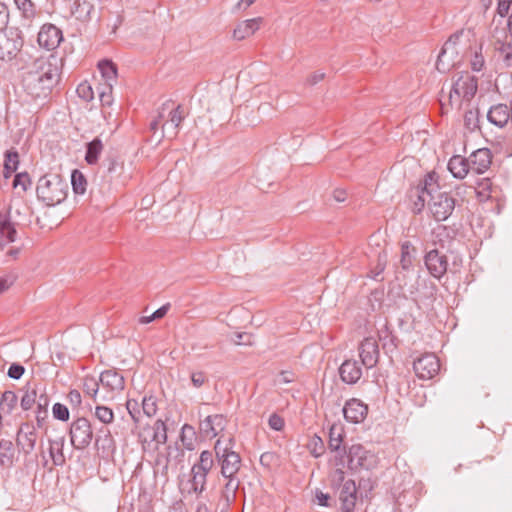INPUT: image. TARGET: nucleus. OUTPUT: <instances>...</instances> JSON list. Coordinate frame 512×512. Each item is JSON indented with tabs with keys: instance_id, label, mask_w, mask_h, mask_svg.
<instances>
[{
	"instance_id": "obj_45",
	"label": "nucleus",
	"mask_w": 512,
	"mask_h": 512,
	"mask_svg": "<svg viewBox=\"0 0 512 512\" xmlns=\"http://www.w3.org/2000/svg\"><path fill=\"white\" fill-rule=\"evenodd\" d=\"M192 488L195 492L201 493L204 490L206 484V472L203 471H192Z\"/></svg>"
},
{
	"instance_id": "obj_55",
	"label": "nucleus",
	"mask_w": 512,
	"mask_h": 512,
	"mask_svg": "<svg viewBox=\"0 0 512 512\" xmlns=\"http://www.w3.org/2000/svg\"><path fill=\"white\" fill-rule=\"evenodd\" d=\"M67 399L74 408L79 407L82 403V397L78 390H71L67 395Z\"/></svg>"
},
{
	"instance_id": "obj_64",
	"label": "nucleus",
	"mask_w": 512,
	"mask_h": 512,
	"mask_svg": "<svg viewBox=\"0 0 512 512\" xmlns=\"http://www.w3.org/2000/svg\"><path fill=\"white\" fill-rule=\"evenodd\" d=\"M329 495L321 491L316 492V500L321 506H328Z\"/></svg>"
},
{
	"instance_id": "obj_49",
	"label": "nucleus",
	"mask_w": 512,
	"mask_h": 512,
	"mask_svg": "<svg viewBox=\"0 0 512 512\" xmlns=\"http://www.w3.org/2000/svg\"><path fill=\"white\" fill-rule=\"evenodd\" d=\"M76 92L78 96L84 101H91L94 98V92L91 85L88 82H82L78 85Z\"/></svg>"
},
{
	"instance_id": "obj_52",
	"label": "nucleus",
	"mask_w": 512,
	"mask_h": 512,
	"mask_svg": "<svg viewBox=\"0 0 512 512\" xmlns=\"http://www.w3.org/2000/svg\"><path fill=\"white\" fill-rule=\"evenodd\" d=\"M309 449H310L311 454L314 457H316V458L320 457L324 452V446H323L322 439L317 436L313 437V439L311 440V442L309 444Z\"/></svg>"
},
{
	"instance_id": "obj_12",
	"label": "nucleus",
	"mask_w": 512,
	"mask_h": 512,
	"mask_svg": "<svg viewBox=\"0 0 512 512\" xmlns=\"http://www.w3.org/2000/svg\"><path fill=\"white\" fill-rule=\"evenodd\" d=\"M359 356L361 363L367 369L376 366L379 359V348L377 340L374 337L365 338L359 346Z\"/></svg>"
},
{
	"instance_id": "obj_25",
	"label": "nucleus",
	"mask_w": 512,
	"mask_h": 512,
	"mask_svg": "<svg viewBox=\"0 0 512 512\" xmlns=\"http://www.w3.org/2000/svg\"><path fill=\"white\" fill-rule=\"evenodd\" d=\"M448 169L458 179H463L471 170L469 160L459 155L453 156L449 160Z\"/></svg>"
},
{
	"instance_id": "obj_17",
	"label": "nucleus",
	"mask_w": 512,
	"mask_h": 512,
	"mask_svg": "<svg viewBox=\"0 0 512 512\" xmlns=\"http://www.w3.org/2000/svg\"><path fill=\"white\" fill-rule=\"evenodd\" d=\"M452 86L461 94L462 98L467 101H469L477 91V81L467 72L458 74Z\"/></svg>"
},
{
	"instance_id": "obj_4",
	"label": "nucleus",
	"mask_w": 512,
	"mask_h": 512,
	"mask_svg": "<svg viewBox=\"0 0 512 512\" xmlns=\"http://www.w3.org/2000/svg\"><path fill=\"white\" fill-rule=\"evenodd\" d=\"M185 117L186 113L181 105L173 107L171 101L165 102L158 112V118L163 121V136L169 139L175 138L178 134L180 124Z\"/></svg>"
},
{
	"instance_id": "obj_20",
	"label": "nucleus",
	"mask_w": 512,
	"mask_h": 512,
	"mask_svg": "<svg viewBox=\"0 0 512 512\" xmlns=\"http://www.w3.org/2000/svg\"><path fill=\"white\" fill-rule=\"evenodd\" d=\"M37 434L35 428L30 424H23L17 434V445L25 453H31L36 444Z\"/></svg>"
},
{
	"instance_id": "obj_35",
	"label": "nucleus",
	"mask_w": 512,
	"mask_h": 512,
	"mask_svg": "<svg viewBox=\"0 0 512 512\" xmlns=\"http://www.w3.org/2000/svg\"><path fill=\"white\" fill-rule=\"evenodd\" d=\"M415 248L409 241H405L401 245V266L404 270L411 267L414 259Z\"/></svg>"
},
{
	"instance_id": "obj_26",
	"label": "nucleus",
	"mask_w": 512,
	"mask_h": 512,
	"mask_svg": "<svg viewBox=\"0 0 512 512\" xmlns=\"http://www.w3.org/2000/svg\"><path fill=\"white\" fill-rule=\"evenodd\" d=\"M95 449L103 454H109L114 449V441L108 429L102 428L98 431L94 442Z\"/></svg>"
},
{
	"instance_id": "obj_8",
	"label": "nucleus",
	"mask_w": 512,
	"mask_h": 512,
	"mask_svg": "<svg viewBox=\"0 0 512 512\" xmlns=\"http://www.w3.org/2000/svg\"><path fill=\"white\" fill-rule=\"evenodd\" d=\"M22 38L17 29H5L0 31V59L12 60L22 47Z\"/></svg>"
},
{
	"instance_id": "obj_16",
	"label": "nucleus",
	"mask_w": 512,
	"mask_h": 512,
	"mask_svg": "<svg viewBox=\"0 0 512 512\" xmlns=\"http://www.w3.org/2000/svg\"><path fill=\"white\" fill-rule=\"evenodd\" d=\"M227 424L226 418L221 414L207 416L200 423V431L207 438H214L221 433Z\"/></svg>"
},
{
	"instance_id": "obj_41",
	"label": "nucleus",
	"mask_w": 512,
	"mask_h": 512,
	"mask_svg": "<svg viewBox=\"0 0 512 512\" xmlns=\"http://www.w3.org/2000/svg\"><path fill=\"white\" fill-rule=\"evenodd\" d=\"M495 49L500 53L506 65H512V42H495Z\"/></svg>"
},
{
	"instance_id": "obj_9",
	"label": "nucleus",
	"mask_w": 512,
	"mask_h": 512,
	"mask_svg": "<svg viewBox=\"0 0 512 512\" xmlns=\"http://www.w3.org/2000/svg\"><path fill=\"white\" fill-rule=\"evenodd\" d=\"M347 458L352 468L361 467L366 470L372 469L376 465L374 454L365 450L362 445H352L347 452Z\"/></svg>"
},
{
	"instance_id": "obj_14",
	"label": "nucleus",
	"mask_w": 512,
	"mask_h": 512,
	"mask_svg": "<svg viewBox=\"0 0 512 512\" xmlns=\"http://www.w3.org/2000/svg\"><path fill=\"white\" fill-rule=\"evenodd\" d=\"M339 500L341 503V512L354 511L357 500V489L352 479H348L339 487Z\"/></svg>"
},
{
	"instance_id": "obj_13",
	"label": "nucleus",
	"mask_w": 512,
	"mask_h": 512,
	"mask_svg": "<svg viewBox=\"0 0 512 512\" xmlns=\"http://www.w3.org/2000/svg\"><path fill=\"white\" fill-rule=\"evenodd\" d=\"M62 32L53 24H45L38 33V44L47 49L53 50L59 46L62 41Z\"/></svg>"
},
{
	"instance_id": "obj_51",
	"label": "nucleus",
	"mask_w": 512,
	"mask_h": 512,
	"mask_svg": "<svg viewBox=\"0 0 512 512\" xmlns=\"http://www.w3.org/2000/svg\"><path fill=\"white\" fill-rule=\"evenodd\" d=\"M52 413L54 418L61 420V421H67L69 419V410L68 408L61 404V403H55L52 408Z\"/></svg>"
},
{
	"instance_id": "obj_62",
	"label": "nucleus",
	"mask_w": 512,
	"mask_h": 512,
	"mask_svg": "<svg viewBox=\"0 0 512 512\" xmlns=\"http://www.w3.org/2000/svg\"><path fill=\"white\" fill-rule=\"evenodd\" d=\"M8 17L9 15L6 6L0 3V31L7 25Z\"/></svg>"
},
{
	"instance_id": "obj_39",
	"label": "nucleus",
	"mask_w": 512,
	"mask_h": 512,
	"mask_svg": "<svg viewBox=\"0 0 512 512\" xmlns=\"http://www.w3.org/2000/svg\"><path fill=\"white\" fill-rule=\"evenodd\" d=\"M225 478L228 479V481L224 486L223 497L227 502H232L235 499L240 481L235 476Z\"/></svg>"
},
{
	"instance_id": "obj_22",
	"label": "nucleus",
	"mask_w": 512,
	"mask_h": 512,
	"mask_svg": "<svg viewBox=\"0 0 512 512\" xmlns=\"http://www.w3.org/2000/svg\"><path fill=\"white\" fill-rule=\"evenodd\" d=\"M342 440V429L340 427L332 426L329 432V449L336 453V465L343 464L344 456L346 455L345 449H341Z\"/></svg>"
},
{
	"instance_id": "obj_6",
	"label": "nucleus",
	"mask_w": 512,
	"mask_h": 512,
	"mask_svg": "<svg viewBox=\"0 0 512 512\" xmlns=\"http://www.w3.org/2000/svg\"><path fill=\"white\" fill-rule=\"evenodd\" d=\"M462 34L463 31L457 32L444 43L436 62V68L439 72L446 73L460 63V51L457 48V42Z\"/></svg>"
},
{
	"instance_id": "obj_36",
	"label": "nucleus",
	"mask_w": 512,
	"mask_h": 512,
	"mask_svg": "<svg viewBox=\"0 0 512 512\" xmlns=\"http://www.w3.org/2000/svg\"><path fill=\"white\" fill-rule=\"evenodd\" d=\"M18 397L13 391H5L0 400V410L9 414L16 407Z\"/></svg>"
},
{
	"instance_id": "obj_32",
	"label": "nucleus",
	"mask_w": 512,
	"mask_h": 512,
	"mask_svg": "<svg viewBox=\"0 0 512 512\" xmlns=\"http://www.w3.org/2000/svg\"><path fill=\"white\" fill-rule=\"evenodd\" d=\"M23 391L24 394L21 398V407L24 410H28L36 403L39 388L36 384L28 383L24 387Z\"/></svg>"
},
{
	"instance_id": "obj_21",
	"label": "nucleus",
	"mask_w": 512,
	"mask_h": 512,
	"mask_svg": "<svg viewBox=\"0 0 512 512\" xmlns=\"http://www.w3.org/2000/svg\"><path fill=\"white\" fill-rule=\"evenodd\" d=\"M340 377L347 384H355L362 376V368L356 360H346L339 368Z\"/></svg>"
},
{
	"instance_id": "obj_19",
	"label": "nucleus",
	"mask_w": 512,
	"mask_h": 512,
	"mask_svg": "<svg viewBox=\"0 0 512 512\" xmlns=\"http://www.w3.org/2000/svg\"><path fill=\"white\" fill-rule=\"evenodd\" d=\"M367 411V406L358 399H351L347 401L343 408L345 419L355 424L360 423L365 419Z\"/></svg>"
},
{
	"instance_id": "obj_23",
	"label": "nucleus",
	"mask_w": 512,
	"mask_h": 512,
	"mask_svg": "<svg viewBox=\"0 0 512 512\" xmlns=\"http://www.w3.org/2000/svg\"><path fill=\"white\" fill-rule=\"evenodd\" d=\"M262 21L261 17H257L240 22L233 31L234 39L243 40L250 37L260 28Z\"/></svg>"
},
{
	"instance_id": "obj_61",
	"label": "nucleus",
	"mask_w": 512,
	"mask_h": 512,
	"mask_svg": "<svg viewBox=\"0 0 512 512\" xmlns=\"http://www.w3.org/2000/svg\"><path fill=\"white\" fill-rule=\"evenodd\" d=\"M39 410H43V414L46 415L48 406V398L45 394L41 393L40 395H37V401L36 403Z\"/></svg>"
},
{
	"instance_id": "obj_57",
	"label": "nucleus",
	"mask_w": 512,
	"mask_h": 512,
	"mask_svg": "<svg viewBox=\"0 0 512 512\" xmlns=\"http://www.w3.org/2000/svg\"><path fill=\"white\" fill-rule=\"evenodd\" d=\"M25 372V369L20 364H12L8 369V376L12 379H19Z\"/></svg>"
},
{
	"instance_id": "obj_44",
	"label": "nucleus",
	"mask_w": 512,
	"mask_h": 512,
	"mask_svg": "<svg viewBox=\"0 0 512 512\" xmlns=\"http://www.w3.org/2000/svg\"><path fill=\"white\" fill-rule=\"evenodd\" d=\"M100 382L94 377H85L83 382L84 392L89 395L94 401L97 399Z\"/></svg>"
},
{
	"instance_id": "obj_38",
	"label": "nucleus",
	"mask_w": 512,
	"mask_h": 512,
	"mask_svg": "<svg viewBox=\"0 0 512 512\" xmlns=\"http://www.w3.org/2000/svg\"><path fill=\"white\" fill-rule=\"evenodd\" d=\"M213 455L210 451H203L200 454L198 463L194 464L192 471H203L208 473L213 467Z\"/></svg>"
},
{
	"instance_id": "obj_54",
	"label": "nucleus",
	"mask_w": 512,
	"mask_h": 512,
	"mask_svg": "<svg viewBox=\"0 0 512 512\" xmlns=\"http://www.w3.org/2000/svg\"><path fill=\"white\" fill-rule=\"evenodd\" d=\"M126 408L128 410V413L130 414V416L132 417V419L135 421V422H138L139 421V410L137 409L138 408V402L136 400H128L127 403H126Z\"/></svg>"
},
{
	"instance_id": "obj_2",
	"label": "nucleus",
	"mask_w": 512,
	"mask_h": 512,
	"mask_svg": "<svg viewBox=\"0 0 512 512\" xmlns=\"http://www.w3.org/2000/svg\"><path fill=\"white\" fill-rule=\"evenodd\" d=\"M36 192L39 200L54 206L67 197L68 184L59 174L49 173L38 180Z\"/></svg>"
},
{
	"instance_id": "obj_47",
	"label": "nucleus",
	"mask_w": 512,
	"mask_h": 512,
	"mask_svg": "<svg viewBox=\"0 0 512 512\" xmlns=\"http://www.w3.org/2000/svg\"><path fill=\"white\" fill-rule=\"evenodd\" d=\"M17 152L8 151L5 155L4 169L7 173H12L17 169L19 160Z\"/></svg>"
},
{
	"instance_id": "obj_56",
	"label": "nucleus",
	"mask_w": 512,
	"mask_h": 512,
	"mask_svg": "<svg viewBox=\"0 0 512 512\" xmlns=\"http://www.w3.org/2000/svg\"><path fill=\"white\" fill-rule=\"evenodd\" d=\"M345 481L347 480L345 479L344 471L341 468L335 469V471L332 474V485L334 487H340L341 485H343Z\"/></svg>"
},
{
	"instance_id": "obj_33",
	"label": "nucleus",
	"mask_w": 512,
	"mask_h": 512,
	"mask_svg": "<svg viewBox=\"0 0 512 512\" xmlns=\"http://www.w3.org/2000/svg\"><path fill=\"white\" fill-rule=\"evenodd\" d=\"M102 150L103 144L99 138H95L94 140L89 142L87 144V150L85 155L86 162L90 165L96 164Z\"/></svg>"
},
{
	"instance_id": "obj_29",
	"label": "nucleus",
	"mask_w": 512,
	"mask_h": 512,
	"mask_svg": "<svg viewBox=\"0 0 512 512\" xmlns=\"http://www.w3.org/2000/svg\"><path fill=\"white\" fill-rule=\"evenodd\" d=\"M464 99L462 98L461 94L451 86V89L447 95H442L440 98V104L442 107V110L445 111V113L448 112V107L459 109L461 107V103Z\"/></svg>"
},
{
	"instance_id": "obj_58",
	"label": "nucleus",
	"mask_w": 512,
	"mask_h": 512,
	"mask_svg": "<svg viewBox=\"0 0 512 512\" xmlns=\"http://www.w3.org/2000/svg\"><path fill=\"white\" fill-rule=\"evenodd\" d=\"M512 0H498L497 12L501 17H505L510 9Z\"/></svg>"
},
{
	"instance_id": "obj_30",
	"label": "nucleus",
	"mask_w": 512,
	"mask_h": 512,
	"mask_svg": "<svg viewBox=\"0 0 512 512\" xmlns=\"http://www.w3.org/2000/svg\"><path fill=\"white\" fill-rule=\"evenodd\" d=\"M17 231L9 219H0V245L16 240Z\"/></svg>"
},
{
	"instance_id": "obj_43",
	"label": "nucleus",
	"mask_w": 512,
	"mask_h": 512,
	"mask_svg": "<svg viewBox=\"0 0 512 512\" xmlns=\"http://www.w3.org/2000/svg\"><path fill=\"white\" fill-rule=\"evenodd\" d=\"M464 125L469 131H474L479 127L478 109H469L465 112Z\"/></svg>"
},
{
	"instance_id": "obj_53",
	"label": "nucleus",
	"mask_w": 512,
	"mask_h": 512,
	"mask_svg": "<svg viewBox=\"0 0 512 512\" xmlns=\"http://www.w3.org/2000/svg\"><path fill=\"white\" fill-rule=\"evenodd\" d=\"M269 426L275 431H280L284 427V420L277 414H272L269 417Z\"/></svg>"
},
{
	"instance_id": "obj_48",
	"label": "nucleus",
	"mask_w": 512,
	"mask_h": 512,
	"mask_svg": "<svg viewBox=\"0 0 512 512\" xmlns=\"http://www.w3.org/2000/svg\"><path fill=\"white\" fill-rule=\"evenodd\" d=\"M142 410L148 417L154 416L157 412L156 399L153 396L144 397L142 400Z\"/></svg>"
},
{
	"instance_id": "obj_15",
	"label": "nucleus",
	"mask_w": 512,
	"mask_h": 512,
	"mask_svg": "<svg viewBox=\"0 0 512 512\" xmlns=\"http://www.w3.org/2000/svg\"><path fill=\"white\" fill-rule=\"evenodd\" d=\"M99 382L101 386L109 392V398H113L116 393L124 389V378L115 370H106L100 374Z\"/></svg>"
},
{
	"instance_id": "obj_37",
	"label": "nucleus",
	"mask_w": 512,
	"mask_h": 512,
	"mask_svg": "<svg viewBox=\"0 0 512 512\" xmlns=\"http://www.w3.org/2000/svg\"><path fill=\"white\" fill-rule=\"evenodd\" d=\"M152 430V441L156 443V445L164 444L167 441V427L162 420H157Z\"/></svg>"
},
{
	"instance_id": "obj_1",
	"label": "nucleus",
	"mask_w": 512,
	"mask_h": 512,
	"mask_svg": "<svg viewBox=\"0 0 512 512\" xmlns=\"http://www.w3.org/2000/svg\"><path fill=\"white\" fill-rule=\"evenodd\" d=\"M59 68L55 57L36 59L25 72L22 84L33 98L46 97L58 83Z\"/></svg>"
},
{
	"instance_id": "obj_24",
	"label": "nucleus",
	"mask_w": 512,
	"mask_h": 512,
	"mask_svg": "<svg viewBox=\"0 0 512 512\" xmlns=\"http://www.w3.org/2000/svg\"><path fill=\"white\" fill-rule=\"evenodd\" d=\"M510 112L511 111L507 105L497 104L489 109L487 119L490 123L502 128L510 120Z\"/></svg>"
},
{
	"instance_id": "obj_63",
	"label": "nucleus",
	"mask_w": 512,
	"mask_h": 512,
	"mask_svg": "<svg viewBox=\"0 0 512 512\" xmlns=\"http://www.w3.org/2000/svg\"><path fill=\"white\" fill-rule=\"evenodd\" d=\"M14 2L16 6L24 13L30 12L33 6L31 0H14Z\"/></svg>"
},
{
	"instance_id": "obj_11",
	"label": "nucleus",
	"mask_w": 512,
	"mask_h": 512,
	"mask_svg": "<svg viewBox=\"0 0 512 512\" xmlns=\"http://www.w3.org/2000/svg\"><path fill=\"white\" fill-rule=\"evenodd\" d=\"M424 263L429 273L440 279L447 271V257L438 249L428 251L424 257Z\"/></svg>"
},
{
	"instance_id": "obj_40",
	"label": "nucleus",
	"mask_w": 512,
	"mask_h": 512,
	"mask_svg": "<svg viewBox=\"0 0 512 512\" xmlns=\"http://www.w3.org/2000/svg\"><path fill=\"white\" fill-rule=\"evenodd\" d=\"M86 184L87 182L84 175L78 170H73L71 174V185L73 191L76 194H84L86 191Z\"/></svg>"
},
{
	"instance_id": "obj_28",
	"label": "nucleus",
	"mask_w": 512,
	"mask_h": 512,
	"mask_svg": "<svg viewBox=\"0 0 512 512\" xmlns=\"http://www.w3.org/2000/svg\"><path fill=\"white\" fill-rule=\"evenodd\" d=\"M93 5L89 0H73L70 11L76 19L85 21L89 18Z\"/></svg>"
},
{
	"instance_id": "obj_10",
	"label": "nucleus",
	"mask_w": 512,
	"mask_h": 512,
	"mask_svg": "<svg viewBox=\"0 0 512 512\" xmlns=\"http://www.w3.org/2000/svg\"><path fill=\"white\" fill-rule=\"evenodd\" d=\"M413 368L420 379L428 380L438 373L440 363L436 355L429 353L414 361Z\"/></svg>"
},
{
	"instance_id": "obj_27",
	"label": "nucleus",
	"mask_w": 512,
	"mask_h": 512,
	"mask_svg": "<svg viewBox=\"0 0 512 512\" xmlns=\"http://www.w3.org/2000/svg\"><path fill=\"white\" fill-rule=\"evenodd\" d=\"M64 438L59 437L49 441V455L52 459L53 465L62 466L65 463V456L63 453Z\"/></svg>"
},
{
	"instance_id": "obj_5",
	"label": "nucleus",
	"mask_w": 512,
	"mask_h": 512,
	"mask_svg": "<svg viewBox=\"0 0 512 512\" xmlns=\"http://www.w3.org/2000/svg\"><path fill=\"white\" fill-rule=\"evenodd\" d=\"M232 441L233 439L229 437L225 444L220 439L215 443V452L221 464L223 477L236 476L241 466L239 454L232 450Z\"/></svg>"
},
{
	"instance_id": "obj_34",
	"label": "nucleus",
	"mask_w": 512,
	"mask_h": 512,
	"mask_svg": "<svg viewBox=\"0 0 512 512\" xmlns=\"http://www.w3.org/2000/svg\"><path fill=\"white\" fill-rule=\"evenodd\" d=\"M98 68L105 81L104 84L115 82L117 77V69L115 64L110 60H102L98 63Z\"/></svg>"
},
{
	"instance_id": "obj_3",
	"label": "nucleus",
	"mask_w": 512,
	"mask_h": 512,
	"mask_svg": "<svg viewBox=\"0 0 512 512\" xmlns=\"http://www.w3.org/2000/svg\"><path fill=\"white\" fill-rule=\"evenodd\" d=\"M421 207L428 204L432 216L437 221L446 220L455 208V200L448 193L440 190L439 187L427 188L418 196Z\"/></svg>"
},
{
	"instance_id": "obj_31",
	"label": "nucleus",
	"mask_w": 512,
	"mask_h": 512,
	"mask_svg": "<svg viewBox=\"0 0 512 512\" xmlns=\"http://www.w3.org/2000/svg\"><path fill=\"white\" fill-rule=\"evenodd\" d=\"M14 447L10 440H0V465L9 467L13 463L14 459Z\"/></svg>"
},
{
	"instance_id": "obj_46",
	"label": "nucleus",
	"mask_w": 512,
	"mask_h": 512,
	"mask_svg": "<svg viewBox=\"0 0 512 512\" xmlns=\"http://www.w3.org/2000/svg\"><path fill=\"white\" fill-rule=\"evenodd\" d=\"M112 88L113 84H103L101 88L98 89L99 99L103 106H111L113 102L112 98Z\"/></svg>"
},
{
	"instance_id": "obj_50",
	"label": "nucleus",
	"mask_w": 512,
	"mask_h": 512,
	"mask_svg": "<svg viewBox=\"0 0 512 512\" xmlns=\"http://www.w3.org/2000/svg\"><path fill=\"white\" fill-rule=\"evenodd\" d=\"M190 378L192 385L195 388H201L208 382L207 373L201 370L192 371Z\"/></svg>"
},
{
	"instance_id": "obj_42",
	"label": "nucleus",
	"mask_w": 512,
	"mask_h": 512,
	"mask_svg": "<svg viewBox=\"0 0 512 512\" xmlns=\"http://www.w3.org/2000/svg\"><path fill=\"white\" fill-rule=\"evenodd\" d=\"M94 416L103 424H110L114 420V413L111 408L104 405H97L95 407Z\"/></svg>"
},
{
	"instance_id": "obj_59",
	"label": "nucleus",
	"mask_w": 512,
	"mask_h": 512,
	"mask_svg": "<svg viewBox=\"0 0 512 512\" xmlns=\"http://www.w3.org/2000/svg\"><path fill=\"white\" fill-rule=\"evenodd\" d=\"M324 77H325V74L323 72L316 71L308 76L306 83L308 85L313 86V85H316L317 83H319L320 81H322L324 79Z\"/></svg>"
},
{
	"instance_id": "obj_7",
	"label": "nucleus",
	"mask_w": 512,
	"mask_h": 512,
	"mask_svg": "<svg viewBox=\"0 0 512 512\" xmlns=\"http://www.w3.org/2000/svg\"><path fill=\"white\" fill-rule=\"evenodd\" d=\"M70 440L72 446L77 450L88 447L93 438L91 423L84 417L74 420L70 426Z\"/></svg>"
},
{
	"instance_id": "obj_60",
	"label": "nucleus",
	"mask_w": 512,
	"mask_h": 512,
	"mask_svg": "<svg viewBox=\"0 0 512 512\" xmlns=\"http://www.w3.org/2000/svg\"><path fill=\"white\" fill-rule=\"evenodd\" d=\"M471 66L474 71H480L484 66V58L481 54L475 53L471 60Z\"/></svg>"
},
{
	"instance_id": "obj_18",
	"label": "nucleus",
	"mask_w": 512,
	"mask_h": 512,
	"mask_svg": "<svg viewBox=\"0 0 512 512\" xmlns=\"http://www.w3.org/2000/svg\"><path fill=\"white\" fill-rule=\"evenodd\" d=\"M468 160L471 171L476 174H483L489 169L492 163V155L489 149L482 148L474 151Z\"/></svg>"
}]
</instances>
